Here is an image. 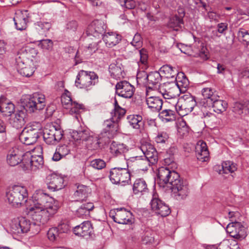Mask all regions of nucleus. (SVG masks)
I'll return each instance as SVG.
<instances>
[{
  "mask_svg": "<svg viewBox=\"0 0 249 249\" xmlns=\"http://www.w3.org/2000/svg\"><path fill=\"white\" fill-rule=\"evenodd\" d=\"M141 36L140 34H136L133 38L131 44L135 46L136 48H139L142 46Z\"/></svg>",
  "mask_w": 249,
  "mask_h": 249,
  "instance_id": "57",
  "label": "nucleus"
},
{
  "mask_svg": "<svg viewBox=\"0 0 249 249\" xmlns=\"http://www.w3.org/2000/svg\"><path fill=\"white\" fill-rule=\"evenodd\" d=\"M124 68L121 64L117 63H112L109 66V71L111 77L118 79L123 77Z\"/></svg>",
  "mask_w": 249,
  "mask_h": 249,
  "instance_id": "37",
  "label": "nucleus"
},
{
  "mask_svg": "<svg viewBox=\"0 0 249 249\" xmlns=\"http://www.w3.org/2000/svg\"><path fill=\"white\" fill-rule=\"evenodd\" d=\"M159 116L162 121L168 122L175 120V112L171 109H164L161 111Z\"/></svg>",
  "mask_w": 249,
  "mask_h": 249,
  "instance_id": "43",
  "label": "nucleus"
},
{
  "mask_svg": "<svg viewBox=\"0 0 249 249\" xmlns=\"http://www.w3.org/2000/svg\"><path fill=\"white\" fill-rule=\"evenodd\" d=\"M98 82V76L95 72L81 70L77 75L75 84L77 87L88 90Z\"/></svg>",
  "mask_w": 249,
  "mask_h": 249,
  "instance_id": "7",
  "label": "nucleus"
},
{
  "mask_svg": "<svg viewBox=\"0 0 249 249\" xmlns=\"http://www.w3.org/2000/svg\"><path fill=\"white\" fill-rule=\"evenodd\" d=\"M21 102L24 108L30 113L36 112L43 109L47 103L45 96L40 92L23 96Z\"/></svg>",
  "mask_w": 249,
  "mask_h": 249,
  "instance_id": "4",
  "label": "nucleus"
},
{
  "mask_svg": "<svg viewBox=\"0 0 249 249\" xmlns=\"http://www.w3.org/2000/svg\"><path fill=\"white\" fill-rule=\"evenodd\" d=\"M115 87L116 93L119 97L130 98L134 94V86L126 81L118 82Z\"/></svg>",
  "mask_w": 249,
  "mask_h": 249,
  "instance_id": "18",
  "label": "nucleus"
},
{
  "mask_svg": "<svg viewBox=\"0 0 249 249\" xmlns=\"http://www.w3.org/2000/svg\"><path fill=\"white\" fill-rule=\"evenodd\" d=\"M182 101L183 102L184 107H185V114H188L192 111L196 103L195 98L191 95H184L183 96Z\"/></svg>",
  "mask_w": 249,
  "mask_h": 249,
  "instance_id": "38",
  "label": "nucleus"
},
{
  "mask_svg": "<svg viewBox=\"0 0 249 249\" xmlns=\"http://www.w3.org/2000/svg\"><path fill=\"white\" fill-rule=\"evenodd\" d=\"M28 192L26 188L22 186L14 185L10 188L6 193L8 203L12 206L18 207L27 202Z\"/></svg>",
  "mask_w": 249,
  "mask_h": 249,
  "instance_id": "5",
  "label": "nucleus"
},
{
  "mask_svg": "<svg viewBox=\"0 0 249 249\" xmlns=\"http://www.w3.org/2000/svg\"><path fill=\"white\" fill-rule=\"evenodd\" d=\"M188 129L185 122H182L180 123V127H178V131L181 135H183L188 133Z\"/></svg>",
  "mask_w": 249,
  "mask_h": 249,
  "instance_id": "62",
  "label": "nucleus"
},
{
  "mask_svg": "<svg viewBox=\"0 0 249 249\" xmlns=\"http://www.w3.org/2000/svg\"><path fill=\"white\" fill-rule=\"evenodd\" d=\"M46 182L48 188L52 191L59 190L64 187L63 178L55 173L49 174L46 177Z\"/></svg>",
  "mask_w": 249,
  "mask_h": 249,
  "instance_id": "19",
  "label": "nucleus"
},
{
  "mask_svg": "<svg viewBox=\"0 0 249 249\" xmlns=\"http://www.w3.org/2000/svg\"><path fill=\"white\" fill-rule=\"evenodd\" d=\"M150 204L153 212L161 216H166L171 213L169 206L156 196H153Z\"/></svg>",
  "mask_w": 249,
  "mask_h": 249,
  "instance_id": "16",
  "label": "nucleus"
},
{
  "mask_svg": "<svg viewBox=\"0 0 249 249\" xmlns=\"http://www.w3.org/2000/svg\"><path fill=\"white\" fill-rule=\"evenodd\" d=\"M47 236L48 239L52 242L57 241L62 238L59 233L58 230L56 227H53L49 230Z\"/></svg>",
  "mask_w": 249,
  "mask_h": 249,
  "instance_id": "47",
  "label": "nucleus"
},
{
  "mask_svg": "<svg viewBox=\"0 0 249 249\" xmlns=\"http://www.w3.org/2000/svg\"><path fill=\"white\" fill-rule=\"evenodd\" d=\"M129 125L134 129H139L143 126L142 116L139 115H130L127 117Z\"/></svg>",
  "mask_w": 249,
  "mask_h": 249,
  "instance_id": "35",
  "label": "nucleus"
},
{
  "mask_svg": "<svg viewBox=\"0 0 249 249\" xmlns=\"http://www.w3.org/2000/svg\"><path fill=\"white\" fill-rule=\"evenodd\" d=\"M56 149H57V151H58L60 153L61 156H63V157H64L66 155L69 154V153H70V151L68 146L66 145H63L60 146Z\"/></svg>",
  "mask_w": 249,
  "mask_h": 249,
  "instance_id": "60",
  "label": "nucleus"
},
{
  "mask_svg": "<svg viewBox=\"0 0 249 249\" xmlns=\"http://www.w3.org/2000/svg\"><path fill=\"white\" fill-rule=\"evenodd\" d=\"M27 12V10H24L16 13L14 20L17 30L22 31L26 29L28 20Z\"/></svg>",
  "mask_w": 249,
  "mask_h": 249,
  "instance_id": "25",
  "label": "nucleus"
},
{
  "mask_svg": "<svg viewBox=\"0 0 249 249\" xmlns=\"http://www.w3.org/2000/svg\"><path fill=\"white\" fill-rule=\"evenodd\" d=\"M102 38L107 46L112 47L121 40V36L116 33L108 32L104 34Z\"/></svg>",
  "mask_w": 249,
  "mask_h": 249,
  "instance_id": "30",
  "label": "nucleus"
},
{
  "mask_svg": "<svg viewBox=\"0 0 249 249\" xmlns=\"http://www.w3.org/2000/svg\"><path fill=\"white\" fill-rule=\"evenodd\" d=\"M172 105L175 106L177 111L179 115L184 116L187 114H185L186 108L184 107L183 102L181 99H178L177 97V100H174L172 102Z\"/></svg>",
  "mask_w": 249,
  "mask_h": 249,
  "instance_id": "46",
  "label": "nucleus"
},
{
  "mask_svg": "<svg viewBox=\"0 0 249 249\" xmlns=\"http://www.w3.org/2000/svg\"><path fill=\"white\" fill-rule=\"evenodd\" d=\"M141 148L143 155L130 157L127 160V166H136L139 170L146 171L151 165L157 162V152L151 144L142 145Z\"/></svg>",
  "mask_w": 249,
  "mask_h": 249,
  "instance_id": "2",
  "label": "nucleus"
},
{
  "mask_svg": "<svg viewBox=\"0 0 249 249\" xmlns=\"http://www.w3.org/2000/svg\"><path fill=\"white\" fill-rule=\"evenodd\" d=\"M59 208L58 201L42 193L38 196L33 206L27 207V210L34 221L33 225L41 226L47 223Z\"/></svg>",
  "mask_w": 249,
  "mask_h": 249,
  "instance_id": "1",
  "label": "nucleus"
},
{
  "mask_svg": "<svg viewBox=\"0 0 249 249\" xmlns=\"http://www.w3.org/2000/svg\"><path fill=\"white\" fill-rule=\"evenodd\" d=\"M31 226L30 221L24 217L15 218L10 223V230L13 234L20 235L27 232Z\"/></svg>",
  "mask_w": 249,
  "mask_h": 249,
  "instance_id": "9",
  "label": "nucleus"
},
{
  "mask_svg": "<svg viewBox=\"0 0 249 249\" xmlns=\"http://www.w3.org/2000/svg\"><path fill=\"white\" fill-rule=\"evenodd\" d=\"M107 28V26L103 21L94 20L89 25L86 32L89 36H92L99 38L104 35Z\"/></svg>",
  "mask_w": 249,
  "mask_h": 249,
  "instance_id": "14",
  "label": "nucleus"
},
{
  "mask_svg": "<svg viewBox=\"0 0 249 249\" xmlns=\"http://www.w3.org/2000/svg\"><path fill=\"white\" fill-rule=\"evenodd\" d=\"M139 53L140 56V63L141 64L143 65L146 69L147 67L148 55L143 50H141L139 51Z\"/></svg>",
  "mask_w": 249,
  "mask_h": 249,
  "instance_id": "56",
  "label": "nucleus"
},
{
  "mask_svg": "<svg viewBox=\"0 0 249 249\" xmlns=\"http://www.w3.org/2000/svg\"><path fill=\"white\" fill-rule=\"evenodd\" d=\"M148 190L147 183L143 178H140L135 180L133 185V191L135 194L145 193Z\"/></svg>",
  "mask_w": 249,
  "mask_h": 249,
  "instance_id": "33",
  "label": "nucleus"
},
{
  "mask_svg": "<svg viewBox=\"0 0 249 249\" xmlns=\"http://www.w3.org/2000/svg\"><path fill=\"white\" fill-rule=\"evenodd\" d=\"M105 128L98 136H91L89 137V141L87 144L88 148L91 150H96L100 147L101 143L108 142L117 135V125L111 122H104Z\"/></svg>",
  "mask_w": 249,
  "mask_h": 249,
  "instance_id": "3",
  "label": "nucleus"
},
{
  "mask_svg": "<svg viewBox=\"0 0 249 249\" xmlns=\"http://www.w3.org/2000/svg\"><path fill=\"white\" fill-rule=\"evenodd\" d=\"M56 228L58 230L59 233L62 238H64L65 234L70 231L69 225L65 223L61 224Z\"/></svg>",
  "mask_w": 249,
  "mask_h": 249,
  "instance_id": "55",
  "label": "nucleus"
},
{
  "mask_svg": "<svg viewBox=\"0 0 249 249\" xmlns=\"http://www.w3.org/2000/svg\"><path fill=\"white\" fill-rule=\"evenodd\" d=\"M38 46L43 49L47 50H51L53 47V42L52 40L49 39H41L38 40Z\"/></svg>",
  "mask_w": 249,
  "mask_h": 249,
  "instance_id": "50",
  "label": "nucleus"
},
{
  "mask_svg": "<svg viewBox=\"0 0 249 249\" xmlns=\"http://www.w3.org/2000/svg\"><path fill=\"white\" fill-rule=\"evenodd\" d=\"M145 75H146L145 79L147 80V84L148 85L146 92H148L149 90H152L155 86L160 83L161 76L160 72L157 71L151 72L148 74L145 73Z\"/></svg>",
  "mask_w": 249,
  "mask_h": 249,
  "instance_id": "29",
  "label": "nucleus"
},
{
  "mask_svg": "<svg viewBox=\"0 0 249 249\" xmlns=\"http://www.w3.org/2000/svg\"><path fill=\"white\" fill-rule=\"evenodd\" d=\"M196 156L198 160L206 161L209 159V152L206 142L199 141L196 146Z\"/></svg>",
  "mask_w": 249,
  "mask_h": 249,
  "instance_id": "23",
  "label": "nucleus"
},
{
  "mask_svg": "<svg viewBox=\"0 0 249 249\" xmlns=\"http://www.w3.org/2000/svg\"><path fill=\"white\" fill-rule=\"evenodd\" d=\"M93 208L94 205L92 203H84L76 210L75 214L79 217L87 218L89 216L90 211Z\"/></svg>",
  "mask_w": 249,
  "mask_h": 249,
  "instance_id": "31",
  "label": "nucleus"
},
{
  "mask_svg": "<svg viewBox=\"0 0 249 249\" xmlns=\"http://www.w3.org/2000/svg\"><path fill=\"white\" fill-rule=\"evenodd\" d=\"M91 136L89 134V131L86 129L79 131H73L72 133V137L76 141L82 140L88 142L89 137H91Z\"/></svg>",
  "mask_w": 249,
  "mask_h": 249,
  "instance_id": "41",
  "label": "nucleus"
},
{
  "mask_svg": "<svg viewBox=\"0 0 249 249\" xmlns=\"http://www.w3.org/2000/svg\"><path fill=\"white\" fill-rule=\"evenodd\" d=\"M174 170H170L167 167H161L158 170V177L160 181V183L162 182L164 184H168L169 179L171 177L172 172Z\"/></svg>",
  "mask_w": 249,
  "mask_h": 249,
  "instance_id": "36",
  "label": "nucleus"
},
{
  "mask_svg": "<svg viewBox=\"0 0 249 249\" xmlns=\"http://www.w3.org/2000/svg\"><path fill=\"white\" fill-rule=\"evenodd\" d=\"M183 23V19L178 17L177 15H175L169 18L168 26L174 30L178 31L181 28Z\"/></svg>",
  "mask_w": 249,
  "mask_h": 249,
  "instance_id": "40",
  "label": "nucleus"
},
{
  "mask_svg": "<svg viewBox=\"0 0 249 249\" xmlns=\"http://www.w3.org/2000/svg\"><path fill=\"white\" fill-rule=\"evenodd\" d=\"M167 185H170L172 192L177 194L180 199H185L189 194L187 182L181 178L179 174L174 170L172 172Z\"/></svg>",
  "mask_w": 249,
  "mask_h": 249,
  "instance_id": "6",
  "label": "nucleus"
},
{
  "mask_svg": "<svg viewBox=\"0 0 249 249\" xmlns=\"http://www.w3.org/2000/svg\"><path fill=\"white\" fill-rule=\"evenodd\" d=\"M158 90L164 98L171 99L172 102L177 100L178 89L174 83L167 82L160 84Z\"/></svg>",
  "mask_w": 249,
  "mask_h": 249,
  "instance_id": "15",
  "label": "nucleus"
},
{
  "mask_svg": "<svg viewBox=\"0 0 249 249\" xmlns=\"http://www.w3.org/2000/svg\"><path fill=\"white\" fill-rule=\"evenodd\" d=\"M93 232V228L90 222L86 221L80 225L75 226L73 229L74 233L78 236L88 238Z\"/></svg>",
  "mask_w": 249,
  "mask_h": 249,
  "instance_id": "21",
  "label": "nucleus"
},
{
  "mask_svg": "<svg viewBox=\"0 0 249 249\" xmlns=\"http://www.w3.org/2000/svg\"><path fill=\"white\" fill-rule=\"evenodd\" d=\"M169 138L168 134L165 132H159L155 137V141L159 143H164Z\"/></svg>",
  "mask_w": 249,
  "mask_h": 249,
  "instance_id": "54",
  "label": "nucleus"
},
{
  "mask_svg": "<svg viewBox=\"0 0 249 249\" xmlns=\"http://www.w3.org/2000/svg\"><path fill=\"white\" fill-rule=\"evenodd\" d=\"M89 189L85 185H79L77 187L76 190L73 194V197L75 202H84L86 201L89 194Z\"/></svg>",
  "mask_w": 249,
  "mask_h": 249,
  "instance_id": "27",
  "label": "nucleus"
},
{
  "mask_svg": "<svg viewBox=\"0 0 249 249\" xmlns=\"http://www.w3.org/2000/svg\"><path fill=\"white\" fill-rule=\"evenodd\" d=\"M217 31L218 33L223 34L228 29V24L227 23H220L217 25Z\"/></svg>",
  "mask_w": 249,
  "mask_h": 249,
  "instance_id": "63",
  "label": "nucleus"
},
{
  "mask_svg": "<svg viewBox=\"0 0 249 249\" xmlns=\"http://www.w3.org/2000/svg\"><path fill=\"white\" fill-rule=\"evenodd\" d=\"M36 29L38 31L39 34L45 35L46 32L51 28V24L48 22H37L35 23Z\"/></svg>",
  "mask_w": 249,
  "mask_h": 249,
  "instance_id": "45",
  "label": "nucleus"
},
{
  "mask_svg": "<svg viewBox=\"0 0 249 249\" xmlns=\"http://www.w3.org/2000/svg\"><path fill=\"white\" fill-rule=\"evenodd\" d=\"M23 155L21 151L17 148L10 151L7 156V163L12 166L20 163V166L23 169Z\"/></svg>",
  "mask_w": 249,
  "mask_h": 249,
  "instance_id": "22",
  "label": "nucleus"
},
{
  "mask_svg": "<svg viewBox=\"0 0 249 249\" xmlns=\"http://www.w3.org/2000/svg\"><path fill=\"white\" fill-rule=\"evenodd\" d=\"M222 173L227 174L228 173H233L237 170V165L235 163L231 161H226L222 164ZM219 174H222L220 170Z\"/></svg>",
  "mask_w": 249,
  "mask_h": 249,
  "instance_id": "44",
  "label": "nucleus"
},
{
  "mask_svg": "<svg viewBox=\"0 0 249 249\" xmlns=\"http://www.w3.org/2000/svg\"><path fill=\"white\" fill-rule=\"evenodd\" d=\"M126 111L125 109L122 108L121 107H118V108L114 109L113 112H111V118L110 120H106L105 122H111L113 124L117 125V132L119 130V125L118 122L123 117L125 114Z\"/></svg>",
  "mask_w": 249,
  "mask_h": 249,
  "instance_id": "34",
  "label": "nucleus"
},
{
  "mask_svg": "<svg viewBox=\"0 0 249 249\" xmlns=\"http://www.w3.org/2000/svg\"><path fill=\"white\" fill-rule=\"evenodd\" d=\"M39 137L38 129L30 126L22 130L19 134V139L24 144L31 145L35 143Z\"/></svg>",
  "mask_w": 249,
  "mask_h": 249,
  "instance_id": "13",
  "label": "nucleus"
},
{
  "mask_svg": "<svg viewBox=\"0 0 249 249\" xmlns=\"http://www.w3.org/2000/svg\"><path fill=\"white\" fill-rule=\"evenodd\" d=\"M26 114L22 110L17 111L14 117L10 119V124L12 127L18 129L22 128L25 124Z\"/></svg>",
  "mask_w": 249,
  "mask_h": 249,
  "instance_id": "24",
  "label": "nucleus"
},
{
  "mask_svg": "<svg viewBox=\"0 0 249 249\" xmlns=\"http://www.w3.org/2000/svg\"><path fill=\"white\" fill-rule=\"evenodd\" d=\"M19 68V73L23 76L30 77L32 76L34 72V68L31 66L23 67L22 66H21Z\"/></svg>",
  "mask_w": 249,
  "mask_h": 249,
  "instance_id": "52",
  "label": "nucleus"
},
{
  "mask_svg": "<svg viewBox=\"0 0 249 249\" xmlns=\"http://www.w3.org/2000/svg\"><path fill=\"white\" fill-rule=\"evenodd\" d=\"M159 72L161 77H165L167 79L176 78V76L178 73L176 68L169 65L162 66L160 69Z\"/></svg>",
  "mask_w": 249,
  "mask_h": 249,
  "instance_id": "32",
  "label": "nucleus"
},
{
  "mask_svg": "<svg viewBox=\"0 0 249 249\" xmlns=\"http://www.w3.org/2000/svg\"><path fill=\"white\" fill-rule=\"evenodd\" d=\"M121 5L128 9H132L135 7L136 2L134 0H125Z\"/></svg>",
  "mask_w": 249,
  "mask_h": 249,
  "instance_id": "59",
  "label": "nucleus"
},
{
  "mask_svg": "<svg viewBox=\"0 0 249 249\" xmlns=\"http://www.w3.org/2000/svg\"><path fill=\"white\" fill-rule=\"evenodd\" d=\"M43 136L47 144H55L62 139L63 131L60 128L51 125L44 128Z\"/></svg>",
  "mask_w": 249,
  "mask_h": 249,
  "instance_id": "12",
  "label": "nucleus"
},
{
  "mask_svg": "<svg viewBox=\"0 0 249 249\" xmlns=\"http://www.w3.org/2000/svg\"><path fill=\"white\" fill-rule=\"evenodd\" d=\"M109 178L114 184L124 185L130 181V174L125 168L115 167L110 171Z\"/></svg>",
  "mask_w": 249,
  "mask_h": 249,
  "instance_id": "10",
  "label": "nucleus"
},
{
  "mask_svg": "<svg viewBox=\"0 0 249 249\" xmlns=\"http://www.w3.org/2000/svg\"><path fill=\"white\" fill-rule=\"evenodd\" d=\"M238 36L242 37L243 41L246 42L247 44H249V30L240 29L238 32Z\"/></svg>",
  "mask_w": 249,
  "mask_h": 249,
  "instance_id": "58",
  "label": "nucleus"
},
{
  "mask_svg": "<svg viewBox=\"0 0 249 249\" xmlns=\"http://www.w3.org/2000/svg\"><path fill=\"white\" fill-rule=\"evenodd\" d=\"M219 96L217 94L215 90L209 94L208 97L204 98V104L205 106L208 107L210 105L212 104L213 101L215 99H218Z\"/></svg>",
  "mask_w": 249,
  "mask_h": 249,
  "instance_id": "53",
  "label": "nucleus"
},
{
  "mask_svg": "<svg viewBox=\"0 0 249 249\" xmlns=\"http://www.w3.org/2000/svg\"><path fill=\"white\" fill-rule=\"evenodd\" d=\"M78 28V23L75 20L68 21L66 24L65 30L69 33H75Z\"/></svg>",
  "mask_w": 249,
  "mask_h": 249,
  "instance_id": "49",
  "label": "nucleus"
},
{
  "mask_svg": "<svg viewBox=\"0 0 249 249\" xmlns=\"http://www.w3.org/2000/svg\"><path fill=\"white\" fill-rule=\"evenodd\" d=\"M208 16L210 20H214L216 22L218 21V18L220 17L219 15L213 11L209 12L208 13Z\"/></svg>",
  "mask_w": 249,
  "mask_h": 249,
  "instance_id": "64",
  "label": "nucleus"
},
{
  "mask_svg": "<svg viewBox=\"0 0 249 249\" xmlns=\"http://www.w3.org/2000/svg\"><path fill=\"white\" fill-rule=\"evenodd\" d=\"M109 149L110 152L112 155L117 157L127 152L128 147L123 143L113 141L110 145Z\"/></svg>",
  "mask_w": 249,
  "mask_h": 249,
  "instance_id": "28",
  "label": "nucleus"
},
{
  "mask_svg": "<svg viewBox=\"0 0 249 249\" xmlns=\"http://www.w3.org/2000/svg\"><path fill=\"white\" fill-rule=\"evenodd\" d=\"M15 110L14 105L11 102L0 103V111L5 116H10Z\"/></svg>",
  "mask_w": 249,
  "mask_h": 249,
  "instance_id": "42",
  "label": "nucleus"
},
{
  "mask_svg": "<svg viewBox=\"0 0 249 249\" xmlns=\"http://www.w3.org/2000/svg\"><path fill=\"white\" fill-rule=\"evenodd\" d=\"M44 163L42 155H32L30 151L23 155V170L36 171L42 167Z\"/></svg>",
  "mask_w": 249,
  "mask_h": 249,
  "instance_id": "8",
  "label": "nucleus"
},
{
  "mask_svg": "<svg viewBox=\"0 0 249 249\" xmlns=\"http://www.w3.org/2000/svg\"><path fill=\"white\" fill-rule=\"evenodd\" d=\"M109 216L114 222L119 224H132L134 222L132 213L126 211L124 208L117 209L115 211H111Z\"/></svg>",
  "mask_w": 249,
  "mask_h": 249,
  "instance_id": "11",
  "label": "nucleus"
},
{
  "mask_svg": "<svg viewBox=\"0 0 249 249\" xmlns=\"http://www.w3.org/2000/svg\"><path fill=\"white\" fill-rule=\"evenodd\" d=\"M226 231L231 237L238 239H243L246 235L245 227L241 223L236 221L229 223Z\"/></svg>",
  "mask_w": 249,
  "mask_h": 249,
  "instance_id": "17",
  "label": "nucleus"
},
{
  "mask_svg": "<svg viewBox=\"0 0 249 249\" xmlns=\"http://www.w3.org/2000/svg\"><path fill=\"white\" fill-rule=\"evenodd\" d=\"M227 103L226 101L220 99V97L218 99H215L213 101L212 104L208 107H212L213 108V111L217 113H220L225 111L227 107Z\"/></svg>",
  "mask_w": 249,
  "mask_h": 249,
  "instance_id": "39",
  "label": "nucleus"
},
{
  "mask_svg": "<svg viewBox=\"0 0 249 249\" xmlns=\"http://www.w3.org/2000/svg\"><path fill=\"white\" fill-rule=\"evenodd\" d=\"M61 100L64 108L69 109L70 113L71 115L79 113L80 110L83 109L82 105L72 102L70 95L66 93L62 94Z\"/></svg>",
  "mask_w": 249,
  "mask_h": 249,
  "instance_id": "20",
  "label": "nucleus"
},
{
  "mask_svg": "<svg viewBox=\"0 0 249 249\" xmlns=\"http://www.w3.org/2000/svg\"><path fill=\"white\" fill-rule=\"evenodd\" d=\"M106 162L102 159H96L91 160L90 162V166L94 169L101 170L106 167Z\"/></svg>",
  "mask_w": 249,
  "mask_h": 249,
  "instance_id": "51",
  "label": "nucleus"
},
{
  "mask_svg": "<svg viewBox=\"0 0 249 249\" xmlns=\"http://www.w3.org/2000/svg\"><path fill=\"white\" fill-rule=\"evenodd\" d=\"M29 58L27 56V53H25L23 50L19 52L16 58V62L19 67L26 64Z\"/></svg>",
  "mask_w": 249,
  "mask_h": 249,
  "instance_id": "48",
  "label": "nucleus"
},
{
  "mask_svg": "<svg viewBox=\"0 0 249 249\" xmlns=\"http://www.w3.org/2000/svg\"><path fill=\"white\" fill-rule=\"evenodd\" d=\"M244 108V105L240 103L236 102L234 104L233 107V111L238 114L243 113V109Z\"/></svg>",
  "mask_w": 249,
  "mask_h": 249,
  "instance_id": "61",
  "label": "nucleus"
},
{
  "mask_svg": "<svg viewBox=\"0 0 249 249\" xmlns=\"http://www.w3.org/2000/svg\"><path fill=\"white\" fill-rule=\"evenodd\" d=\"M146 102L148 107L152 111H160L163 105V101L160 98L157 96H149L148 92H147Z\"/></svg>",
  "mask_w": 249,
  "mask_h": 249,
  "instance_id": "26",
  "label": "nucleus"
}]
</instances>
